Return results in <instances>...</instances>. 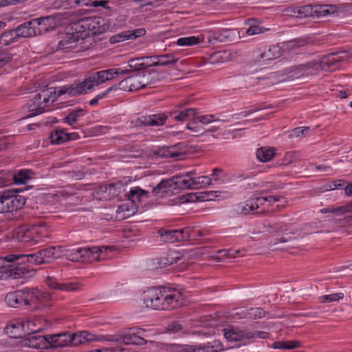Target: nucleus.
<instances>
[{
    "label": "nucleus",
    "mask_w": 352,
    "mask_h": 352,
    "mask_svg": "<svg viewBox=\"0 0 352 352\" xmlns=\"http://www.w3.org/2000/svg\"><path fill=\"white\" fill-rule=\"evenodd\" d=\"M281 54L280 48L278 46H270L265 49L256 58L258 63H265L268 60L278 58Z\"/></svg>",
    "instance_id": "nucleus-21"
},
{
    "label": "nucleus",
    "mask_w": 352,
    "mask_h": 352,
    "mask_svg": "<svg viewBox=\"0 0 352 352\" xmlns=\"http://www.w3.org/2000/svg\"><path fill=\"white\" fill-rule=\"evenodd\" d=\"M107 340L110 342H122L125 344L144 345L147 342L144 338L136 333H126L119 336L116 338H107Z\"/></svg>",
    "instance_id": "nucleus-15"
},
{
    "label": "nucleus",
    "mask_w": 352,
    "mask_h": 352,
    "mask_svg": "<svg viewBox=\"0 0 352 352\" xmlns=\"http://www.w3.org/2000/svg\"><path fill=\"white\" fill-rule=\"evenodd\" d=\"M223 331L225 338L231 342L243 341L253 338L266 339L270 336L269 333L266 331H255L251 332L234 327L225 329Z\"/></svg>",
    "instance_id": "nucleus-9"
},
{
    "label": "nucleus",
    "mask_w": 352,
    "mask_h": 352,
    "mask_svg": "<svg viewBox=\"0 0 352 352\" xmlns=\"http://www.w3.org/2000/svg\"><path fill=\"white\" fill-rule=\"evenodd\" d=\"M192 174L190 170L177 173V189H192Z\"/></svg>",
    "instance_id": "nucleus-22"
},
{
    "label": "nucleus",
    "mask_w": 352,
    "mask_h": 352,
    "mask_svg": "<svg viewBox=\"0 0 352 352\" xmlns=\"http://www.w3.org/2000/svg\"><path fill=\"white\" fill-rule=\"evenodd\" d=\"M203 236L201 230L190 227H186L177 230V242L192 241L198 240L199 237Z\"/></svg>",
    "instance_id": "nucleus-14"
},
{
    "label": "nucleus",
    "mask_w": 352,
    "mask_h": 352,
    "mask_svg": "<svg viewBox=\"0 0 352 352\" xmlns=\"http://www.w3.org/2000/svg\"><path fill=\"white\" fill-rule=\"evenodd\" d=\"M31 232L36 235L35 236L36 241L48 239L50 236V231L45 222L33 225Z\"/></svg>",
    "instance_id": "nucleus-24"
},
{
    "label": "nucleus",
    "mask_w": 352,
    "mask_h": 352,
    "mask_svg": "<svg viewBox=\"0 0 352 352\" xmlns=\"http://www.w3.org/2000/svg\"><path fill=\"white\" fill-rule=\"evenodd\" d=\"M78 135L74 133H67L65 132L64 129H56L51 133L50 140L52 144H62L69 140L76 139Z\"/></svg>",
    "instance_id": "nucleus-18"
},
{
    "label": "nucleus",
    "mask_w": 352,
    "mask_h": 352,
    "mask_svg": "<svg viewBox=\"0 0 352 352\" xmlns=\"http://www.w3.org/2000/svg\"><path fill=\"white\" fill-rule=\"evenodd\" d=\"M24 329L25 324L23 322H14L7 325L5 330L6 333L9 334L10 337L18 338L22 336L20 331Z\"/></svg>",
    "instance_id": "nucleus-29"
},
{
    "label": "nucleus",
    "mask_w": 352,
    "mask_h": 352,
    "mask_svg": "<svg viewBox=\"0 0 352 352\" xmlns=\"http://www.w3.org/2000/svg\"><path fill=\"white\" fill-rule=\"evenodd\" d=\"M145 34L146 30L143 28L127 30L111 36L110 38V42L111 43H116L125 40L135 39L144 36Z\"/></svg>",
    "instance_id": "nucleus-13"
},
{
    "label": "nucleus",
    "mask_w": 352,
    "mask_h": 352,
    "mask_svg": "<svg viewBox=\"0 0 352 352\" xmlns=\"http://www.w3.org/2000/svg\"><path fill=\"white\" fill-rule=\"evenodd\" d=\"M83 115H84V111L81 109H78L70 113L65 118V120L69 124L72 125L74 123H75L77 121L78 117L82 116Z\"/></svg>",
    "instance_id": "nucleus-51"
},
{
    "label": "nucleus",
    "mask_w": 352,
    "mask_h": 352,
    "mask_svg": "<svg viewBox=\"0 0 352 352\" xmlns=\"http://www.w3.org/2000/svg\"><path fill=\"white\" fill-rule=\"evenodd\" d=\"M148 192L140 188V187H135L131 189L127 194V197L132 204L140 203L144 198H147Z\"/></svg>",
    "instance_id": "nucleus-26"
},
{
    "label": "nucleus",
    "mask_w": 352,
    "mask_h": 352,
    "mask_svg": "<svg viewBox=\"0 0 352 352\" xmlns=\"http://www.w3.org/2000/svg\"><path fill=\"white\" fill-rule=\"evenodd\" d=\"M12 182V173L0 175V188L6 186Z\"/></svg>",
    "instance_id": "nucleus-64"
},
{
    "label": "nucleus",
    "mask_w": 352,
    "mask_h": 352,
    "mask_svg": "<svg viewBox=\"0 0 352 352\" xmlns=\"http://www.w3.org/2000/svg\"><path fill=\"white\" fill-rule=\"evenodd\" d=\"M85 343V335H82V331L71 334V345L78 346Z\"/></svg>",
    "instance_id": "nucleus-57"
},
{
    "label": "nucleus",
    "mask_w": 352,
    "mask_h": 352,
    "mask_svg": "<svg viewBox=\"0 0 352 352\" xmlns=\"http://www.w3.org/2000/svg\"><path fill=\"white\" fill-rule=\"evenodd\" d=\"M275 155L274 148L261 147L256 151L257 158L263 162L270 161Z\"/></svg>",
    "instance_id": "nucleus-30"
},
{
    "label": "nucleus",
    "mask_w": 352,
    "mask_h": 352,
    "mask_svg": "<svg viewBox=\"0 0 352 352\" xmlns=\"http://www.w3.org/2000/svg\"><path fill=\"white\" fill-rule=\"evenodd\" d=\"M12 54L5 49L0 50V68L10 63L12 59Z\"/></svg>",
    "instance_id": "nucleus-52"
},
{
    "label": "nucleus",
    "mask_w": 352,
    "mask_h": 352,
    "mask_svg": "<svg viewBox=\"0 0 352 352\" xmlns=\"http://www.w3.org/2000/svg\"><path fill=\"white\" fill-rule=\"evenodd\" d=\"M112 246L109 247H93L89 248H78L74 250L67 255L69 260L74 262L85 261L88 259H96L100 261L104 259L108 250H113Z\"/></svg>",
    "instance_id": "nucleus-6"
},
{
    "label": "nucleus",
    "mask_w": 352,
    "mask_h": 352,
    "mask_svg": "<svg viewBox=\"0 0 352 352\" xmlns=\"http://www.w3.org/2000/svg\"><path fill=\"white\" fill-rule=\"evenodd\" d=\"M16 261L14 263H8V265L9 266L6 270V272H10L11 276L14 278H21L23 274L28 273V270L23 267L19 263L15 264Z\"/></svg>",
    "instance_id": "nucleus-28"
},
{
    "label": "nucleus",
    "mask_w": 352,
    "mask_h": 352,
    "mask_svg": "<svg viewBox=\"0 0 352 352\" xmlns=\"http://www.w3.org/2000/svg\"><path fill=\"white\" fill-rule=\"evenodd\" d=\"M21 254H8L5 256H0V272H6L9 267L6 263H14L21 259Z\"/></svg>",
    "instance_id": "nucleus-35"
},
{
    "label": "nucleus",
    "mask_w": 352,
    "mask_h": 352,
    "mask_svg": "<svg viewBox=\"0 0 352 352\" xmlns=\"http://www.w3.org/2000/svg\"><path fill=\"white\" fill-rule=\"evenodd\" d=\"M249 315L254 319L262 318L265 316V311L260 307L251 308L249 311Z\"/></svg>",
    "instance_id": "nucleus-60"
},
{
    "label": "nucleus",
    "mask_w": 352,
    "mask_h": 352,
    "mask_svg": "<svg viewBox=\"0 0 352 352\" xmlns=\"http://www.w3.org/2000/svg\"><path fill=\"white\" fill-rule=\"evenodd\" d=\"M25 344L29 347L37 349L51 348L48 336H40L36 333H29L28 338L25 340Z\"/></svg>",
    "instance_id": "nucleus-12"
},
{
    "label": "nucleus",
    "mask_w": 352,
    "mask_h": 352,
    "mask_svg": "<svg viewBox=\"0 0 352 352\" xmlns=\"http://www.w3.org/2000/svg\"><path fill=\"white\" fill-rule=\"evenodd\" d=\"M329 14L330 11L327 5L312 6V16L320 17L325 16Z\"/></svg>",
    "instance_id": "nucleus-46"
},
{
    "label": "nucleus",
    "mask_w": 352,
    "mask_h": 352,
    "mask_svg": "<svg viewBox=\"0 0 352 352\" xmlns=\"http://www.w3.org/2000/svg\"><path fill=\"white\" fill-rule=\"evenodd\" d=\"M175 291L173 287H160L159 310L171 311L175 308Z\"/></svg>",
    "instance_id": "nucleus-10"
},
{
    "label": "nucleus",
    "mask_w": 352,
    "mask_h": 352,
    "mask_svg": "<svg viewBox=\"0 0 352 352\" xmlns=\"http://www.w3.org/2000/svg\"><path fill=\"white\" fill-rule=\"evenodd\" d=\"M206 194L208 195V199H212L213 197L225 199L229 196V193L228 192L220 190L210 191Z\"/></svg>",
    "instance_id": "nucleus-59"
},
{
    "label": "nucleus",
    "mask_w": 352,
    "mask_h": 352,
    "mask_svg": "<svg viewBox=\"0 0 352 352\" xmlns=\"http://www.w3.org/2000/svg\"><path fill=\"white\" fill-rule=\"evenodd\" d=\"M147 60V66H166L175 63L174 57L170 54H164L161 56H153L146 57Z\"/></svg>",
    "instance_id": "nucleus-20"
},
{
    "label": "nucleus",
    "mask_w": 352,
    "mask_h": 352,
    "mask_svg": "<svg viewBox=\"0 0 352 352\" xmlns=\"http://www.w3.org/2000/svg\"><path fill=\"white\" fill-rule=\"evenodd\" d=\"M82 335H85V343L92 341H102L107 340V338H112V337H107L105 336H96L87 331H82Z\"/></svg>",
    "instance_id": "nucleus-53"
},
{
    "label": "nucleus",
    "mask_w": 352,
    "mask_h": 352,
    "mask_svg": "<svg viewBox=\"0 0 352 352\" xmlns=\"http://www.w3.org/2000/svg\"><path fill=\"white\" fill-rule=\"evenodd\" d=\"M218 348L210 343L199 345L178 346L177 352H217Z\"/></svg>",
    "instance_id": "nucleus-17"
},
{
    "label": "nucleus",
    "mask_w": 352,
    "mask_h": 352,
    "mask_svg": "<svg viewBox=\"0 0 352 352\" xmlns=\"http://www.w3.org/2000/svg\"><path fill=\"white\" fill-rule=\"evenodd\" d=\"M333 213L336 215H343L346 213H352V201L343 206H333L332 208Z\"/></svg>",
    "instance_id": "nucleus-43"
},
{
    "label": "nucleus",
    "mask_w": 352,
    "mask_h": 352,
    "mask_svg": "<svg viewBox=\"0 0 352 352\" xmlns=\"http://www.w3.org/2000/svg\"><path fill=\"white\" fill-rule=\"evenodd\" d=\"M285 164H289L300 161V155L296 151L287 152L283 159Z\"/></svg>",
    "instance_id": "nucleus-54"
},
{
    "label": "nucleus",
    "mask_w": 352,
    "mask_h": 352,
    "mask_svg": "<svg viewBox=\"0 0 352 352\" xmlns=\"http://www.w3.org/2000/svg\"><path fill=\"white\" fill-rule=\"evenodd\" d=\"M166 119L167 116L164 113H158L143 116L140 122L144 126H161Z\"/></svg>",
    "instance_id": "nucleus-23"
},
{
    "label": "nucleus",
    "mask_w": 352,
    "mask_h": 352,
    "mask_svg": "<svg viewBox=\"0 0 352 352\" xmlns=\"http://www.w3.org/2000/svg\"><path fill=\"white\" fill-rule=\"evenodd\" d=\"M199 42L200 39L198 37L194 36L177 38V45L179 46H191L198 44Z\"/></svg>",
    "instance_id": "nucleus-47"
},
{
    "label": "nucleus",
    "mask_w": 352,
    "mask_h": 352,
    "mask_svg": "<svg viewBox=\"0 0 352 352\" xmlns=\"http://www.w3.org/2000/svg\"><path fill=\"white\" fill-rule=\"evenodd\" d=\"M342 60L338 54H331L324 57L320 62V68L325 71H333L338 68V63Z\"/></svg>",
    "instance_id": "nucleus-19"
},
{
    "label": "nucleus",
    "mask_w": 352,
    "mask_h": 352,
    "mask_svg": "<svg viewBox=\"0 0 352 352\" xmlns=\"http://www.w3.org/2000/svg\"><path fill=\"white\" fill-rule=\"evenodd\" d=\"M68 86L61 87L58 91L54 88L45 89L41 92L36 94L28 104V111L30 112V114L27 118L42 113L45 107L55 102L58 96L65 94H60V91Z\"/></svg>",
    "instance_id": "nucleus-2"
},
{
    "label": "nucleus",
    "mask_w": 352,
    "mask_h": 352,
    "mask_svg": "<svg viewBox=\"0 0 352 352\" xmlns=\"http://www.w3.org/2000/svg\"><path fill=\"white\" fill-rule=\"evenodd\" d=\"M197 114V110L194 108H186L180 111L177 110V122L187 121L195 118Z\"/></svg>",
    "instance_id": "nucleus-36"
},
{
    "label": "nucleus",
    "mask_w": 352,
    "mask_h": 352,
    "mask_svg": "<svg viewBox=\"0 0 352 352\" xmlns=\"http://www.w3.org/2000/svg\"><path fill=\"white\" fill-rule=\"evenodd\" d=\"M176 261V258H162L157 260V265L159 267H165L173 264Z\"/></svg>",
    "instance_id": "nucleus-63"
},
{
    "label": "nucleus",
    "mask_w": 352,
    "mask_h": 352,
    "mask_svg": "<svg viewBox=\"0 0 352 352\" xmlns=\"http://www.w3.org/2000/svg\"><path fill=\"white\" fill-rule=\"evenodd\" d=\"M254 19H249L247 21V23L250 25V27L247 29L246 34L249 36H252L254 34H258L263 32V28L254 25L252 22H254Z\"/></svg>",
    "instance_id": "nucleus-45"
},
{
    "label": "nucleus",
    "mask_w": 352,
    "mask_h": 352,
    "mask_svg": "<svg viewBox=\"0 0 352 352\" xmlns=\"http://www.w3.org/2000/svg\"><path fill=\"white\" fill-rule=\"evenodd\" d=\"M32 175L33 172L30 170H21L16 173H12V182L16 184H25L32 179Z\"/></svg>",
    "instance_id": "nucleus-27"
},
{
    "label": "nucleus",
    "mask_w": 352,
    "mask_h": 352,
    "mask_svg": "<svg viewBox=\"0 0 352 352\" xmlns=\"http://www.w3.org/2000/svg\"><path fill=\"white\" fill-rule=\"evenodd\" d=\"M79 288L78 285L77 283H63L59 284L57 289L68 291V292H74L78 290Z\"/></svg>",
    "instance_id": "nucleus-62"
},
{
    "label": "nucleus",
    "mask_w": 352,
    "mask_h": 352,
    "mask_svg": "<svg viewBox=\"0 0 352 352\" xmlns=\"http://www.w3.org/2000/svg\"><path fill=\"white\" fill-rule=\"evenodd\" d=\"M161 241L164 243H174L176 241V230H168L162 228L157 230Z\"/></svg>",
    "instance_id": "nucleus-31"
},
{
    "label": "nucleus",
    "mask_w": 352,
    "mask_h": 352,
    "mask_svg": "<svg viewBox=\"0 0 352 352\" xmlns=\"http://www.w3.org/2000/svg\"><path fill=\"white\" fill-rule=\"evenodd\" d=\"M344 298V294L342 292L333 293L331 294L323 295L319 298L320 303H329L338 302Z\"/></svg>",
    "instance_id": "nucleus-41"
},
{
    "label": "nucleus",
    "mask_w": 352,
    "mask_h": 352,
    "mask_svg": "<svg viewBox=\"0 0 352 352\" xmlns=\"http://www.w3.org/2000/svg\"><path fill=\"white\" fill-rule=\"evenodd\" d=\"M142 78L140 76V73H137L135 75L131 76L128 77V82H131V87H132V91L138 90L142 89Z\"/></svg>",
    "instance_id": "nucleus-48"
},
{
    "label": "nucleus",
    "mask_w": 352,
    "mask_h": 352,
    "mask_svg": "<svg viewBox=\"0 0 352 352\" xmlns=\"http://www.w3.org/2000/svg\"><path fill=\"white\" fill-rule=\"evenodd\" d=\"M41 295L38 290L34 289L18 290L8 293L5 298V301L8 306L14 308L30 306L36 307Z\"/></svg>",
    "instance_id": "nucleus-3"
},
{
    "label": "nucleus",
    "mask_w": 352,
    "mask_h": 352,
    "mask_svg": "<svg viewBox=\"0 0 352 352\" xmlns=\"http://www.w3.org/2000/svg\"><path fill=\"white\" fill-rule=\"evenodd\" d=\"M320 67V63L316 61H311L305 64H302L296 67V69L303 73H308L311 69H318Z\"/></svg>",
    "instance_id": "nucleus-50"
},
{
    "label": "nucleus",
    "mask_w": 352,
    "mask_h": 352,
    "mask_svg": "<svg viewBox=\"0 0 352 352\" xmlns=\"http://www.w3.org/2000/svg\"><path fill=\"white\" fill-rule=\"evenodd\" d=\"M76 30L85 33V36L100 34L107 28L105 19L100 16L84 17L78 21Z\"/></svg>",
    "instance_id": "nucleus-5"
},
{
    "label": "nucleus",
    "mask_w": 352,
    "mask_h": 352,
    "mask_svg": "<svg viewBox=\"0 0 352 352\" xmlns=\"http://www.w3.org/2000/svg\"><path fill=\"white\" fill-rule=\"evenodd\" d=\"M51 348L65 347L71 345V334L67 332L48 336Z\"/></svg>",
    "instance_id": "nucleus-16"
},
{
    "label": "nucleus",
    "mask_w": 352,
    "mask_h": 352,
    "mask_svg": "<svg viewBox=\"0 0 352 352\" xmlns=\"http://www.w3.org/2000/svg\"><path fill=\"white\" fill-rule=\"evenodd\" d=\"M140 76L142 78V87L144 88L147 85H151L154 83V80L153 77L151 76V74L150 72H143L140 73Z\"/></svg>",
    "instance_id": "nucleus-58"
},
{
    "label": "nucleus",
    "mask_w": 352,
    "mask_h": 352,
    "mask_svg": "<svg viewBox=\"0 0 352 352\" xmlns=\"http://www.w3.org/2000/svg\"><path fill=\"white\" fill-rule=\"evenodd\" d=\"M1 44L3 45H8L12 43L17 41L18 37L15 30H12L8 32H5L1 34Z\"/></svg>",
    "instance_id": "nucleus-38"
},
{
    "label": "nucleus",
    "mask_w": 352,
    "mask_h": 352,
    "mask_svg": "<svg viewBox=\"0 0 352 352\" xmlns=\"http://www.w3.org/2000/svg\"><path fill=\"white\" fill-rule=\"evenodd\" d=\"M130 72L131 69H109L95 72L86 78L82 82L78 84H72L64 88L60 91V94L68 93L70 96L83 94L94 86H98L100 83L109 80L120 74H128Z\"/></svg>",
    "instance_id": "nucleus-1"
},
{
    "label": "nucleus",
    "mask_w": 352,
    "mask_h": 352,
    "mask_svg": "<svg viewBox=\"0 0 352 352\" xmlns=\"http://www.w3.org/2000/svg\"><path fill=\"white\" fill-rule=\"evenodd\" d=\"M195 119L196 120L195 123L199 122L203 124H208L210 123L214 122H219L220 119L216 118L214 115L212 114H206V115H196L195 116Z\"/></svg>",
    "instance_id": "nucleus-42"
},
{
    "label": "nucleus",
    "mask_w": 352,
    "mask_h": 352,
    "mask_svg": "<svg viewBox=\"0 0 352 352\" xmlns=\"http://www.w3.org/2000/svg\"><path fill=\"white\" fill-rule=\"evenodd\" d=\"M265 197V202H267H267H272V201L278 202V201H280V200H283V203L277 206L278 207H280L281 208H284L287 202V200H285V199L281 196L274 195V196H268V197Z\"/></svg>",
    "instance_id": "nucleus-61"
},
{
    "label": "nucleus",
    "mask_w": 352,
    "mask_h": 352,
    "mask_svg": "<svg viewBox=\"0 0 352 352\" xmlns=\"http://www.w3.org/2000/svg\"><path fill=\"white\" fill-rule=\"evenodd\" d=\"M291 236H281L280 238H277L274 242L270 241L269 243L270 248L272 250H287L288 248L285 245L290 239Z\"/></svg>",
    "instance_id": "nucleus-34"
},
{
    "label": "nucleus",
    "mask_w": 352,
    "mask_h": 352,
    "mask_svg": "<svg viewBox=\"0 0 352 352\" xmlns=\"http://www.w3.org/2000/svg\"><path fill=\"white\" fill-rule=\"evenodd\" d=\"M192 153V148L184 142L177 143V161L182 160Z\"/></svg>",
    "instance_id": "nucleus-40"
},
{
    "label": "nucleus",
    "mask_w": 352,
    "mask_h": 352,
    "mask_svg": "<svg viewBox=\"0 0 352 352\" xmlns=\"http://www.w3.org/2000/svg\"><path fill=\"white\" fill-rule=\"evenodd\" d=\"M265 203V197H255L248 200L245 205L243 206L241 212L245 214L254 212L259 208L260 205H263Z\"/></svg>",
    "instance_id": "nucleus-25"
},
{
    "label": "nucleus",
    "mask_w": 352,
    "mask_h": 352,
    "mask_svg": "<svg viewBox=\"0 0 352 352\" xmlns=\"http://www.w3.org/2000/svg\"><path fill=\"white\" fill-rule=\"evenodd\" d=\"M309 131V127H308V126L297 127V128L294 129L291 131V133L289 134V137L291 138H298L300 136L305 135L306 134L308 133Z\"/></svg>",
    "instance_id": "nucleus-56"
},
{
    "label": "nucleus",
    "mask_w": 352,
    "mask_h": 352,
    "mask_svg": "<svg viewBox=\"0 0 352 352\" xmlns=\"http://www.w3.org/2000/svg\"><path fill=\"white\" fill-rule=\"evenodd\" d=\"M264 232L268 233L286 232L289 230L288 226L284 222H276L264 226Z\"/></svg>",
    "instance_id": "nucleus-32"
},
{
    "label": "nucleus",
    "mask_w": 352,
    "mask_h": 352,
    "mask_svg": "<svg viewBox=\"0 0 352 352\" xmlns=\"http://www.w3.org/2000/svg\"><path fill=\"white\" fill-rule=\"evenodd\" d=\"M116 218L119 219H124L131 215L129 205L124 204L120 206L116 211Z\"/></svg>",
    "instance_id": "nucleus-49"
},
{
    "label": "nucleus",
    "mask_w": 352,
    "mask_h": 352,
    "mask_svg": "<svg viewBox=\"0 0 352 352\" xmlns=\"http://www.w3.org/2000/svg\"><path fill=\"white\" fill-rule=\"evenodd\" d=\"M174 179L175 177H173L171 178L162 180L155 187L153 188V192L155 195L159 194L161 192H166L168 190L169 188L176 184V182L174 181Z\"/></svg>",
    "instance_id": "nucleus-33"
},
{
    "label": "nucleus",
    "mask_w": 352,
    "mask_h": 352,
    "mask_svg": "<svg viewBox=\"0 0 352 352\" xmlns=\"http://www.w3.org/2000/svg\"><path fill=\"white\" fill-rule=\"evenodd\" d=\"M1 213L12 212L20 209L26 201L24 196L16 194V191H4L0 193Z\"/></svg>",
    "instance_id": "nucleus-7"
},
{
    "label": "nucleus",
    "mask_w": 352,
    "mask_h": 352,
    "mask_svg": "<svg viewBox=\"0 0 352 352\" xmlns=\"http://www.w3.org/2000/svg\"><path fill=\"white\" fill-rule=\"evenodd\" d=\"M50 19V16L35 19L20 25L14 29L17 37H31L40 33L42 30H47V28L45 27V21H49Z\"/></svg>",
    "instance_id": "nucleus-8"
},
{
    "label": "nucleus",
    "mask_w": 352,
    "mask_h": 352,
    "mask_svg": "<svg viewBox=\"0 0 352 352\" xmlns=\"http://www.w3.org/2000/svg\"><path fill=\"white\" fill-rule=\"evenodd\" d=\"M146 57L132 58L129 61V67L133 70H141L147 67V62H144Z\"/></svg>",
    "instance_id": "nucleus-39"
},
{
    "label": "nucleus",
    "mask_w": 352,
    "mask_h": 352,
    "mask_svg": "<svg viewBox=\"0 0 352 352\" xmlns=\"http://www.w3.org/2000/svg\"><path fill=\"white\" fill-rule=\"evenodd\" d=\"M297 8V18L303 19L312 16V6L305 5L301 6H296Z\"/></svg>",
    "instance_id": "nucleus-44"
},
{
    "label": "nucleus",
    "mask_w": 352,
    "mask_h": 352,
    "mask_svg": "<svg viewBox=\"0 0 352 352\" xmlns=\"http://www.w3.org/2000/svg\"><path fill=\"white\" fill-rule=\"evenodd\" d=\"M160 287H151L144 291L142 294V300L147 309L159 310V298Z\"/></svg>",
    "instance_id": "nucleus-11"
},
{
    "label": "nucleus",
    "mask_w": 352,
    "mask_h": 352,
    "mask_svg": "<svg viewBox=\"0 0 352 352\" xmlns=\"http://www.w3.org/2000/svg\"><path fill=\"white\" fill-rule=\"evenodd\" d=\"M241 252V250H219L218 254L219 256L227 258H234Z\"/></svg>",
    "instance_id": "nucleus-55"
},
{
    "label": "nucleus",
    "mask_w": 352,
    "mask_h": 352,
    "mask_svg": "<svg viewBox=\"0 0 352 352\" xmlns=\"http://www.w3.org/2000/svg\"><path fill=\"white\" fill-rule=\"evenodd\" d=\"M192 189L205 188L212 184V179L208 176L193 177Z\"/></svg>",
    "instance_id": "nucleus-37"
},
{
    "label": "nucleus",
    "mask_w": 352,
    "mask_h": 352,
    "mask_svg": "<svg viewBox=\"0 0 352 352\" xmlns=\"http://www.w3.org/2000/svg\"><path fill=\"white\" fill-rule=\"evenodd\" d=\"M61 246H51L31 254H21V263L28 261L36 265L49 263L60 258L62 253Z\"/></svg>",
    "instance_id": "nucleus-4"
}]
</instances>
